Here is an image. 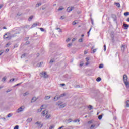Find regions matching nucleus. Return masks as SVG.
<instances>
[{"instance_id":"nucleus-45","label":"nucleus","mask_w":129,"mask_h":129,"mask_svg":"<svg viewBox=\"0 0 129 129\" xmlns=\"http://www.w3.org/2000/svg\"><path fill=\"white\" fill-rule=\"evenodd\" d=\"M75 122H79V119H77L76 120H75Z\"/></svg>"},{"instance_id":"nucleus-56","label":"nucleus","mask_w":129,"mask_h":129,"mask_svg":"<svg viewBox=\"0 0 129 129\" xmlns=\"http://www.w3.org/2000/svg\"><path fill=\"white\" fill-rule=\"evenodd\" d=\"M104 49H106V45H104Z\"/></svg>"},{"instance_id":"nucleus-29","label":"nucleus","mask_w":129,"mask_h":129,"mask_svg":"<svg viewBox=\"0 0 129 129\" xmlns=\"http://www.w3.org/2000/svg\"><path fill=\"white\" fill-rule=\"evenodd\" d=\"M92 122H93V120H90V121H89L88 122V123L89 124H91V123H92Z\"/></svg>"},{"instance_id":"nucleus-55","label":"nucleus","mask_w":129,"mask_h":129,"mask_svg":"<svg viewBox=\"0 0 129 129\" xmlns=\"http://www.w3.org/2000/svg\"><path fill=\"white\" fill-rule=\"evenodd\" d=\"M3 8V5H0V9H2Z\"/></svg>"},{"instance_id":"nucleus-22","label":"nucleus","mask_w":129,"mask_h":129,"mask_svg":"<svg viewBox=\"0 0 129 129\" xmlns=\"http://www.w3.org/2000/svg\"><path fill=\"white\" fill-rule=\"evenodd\" d=\"M71 46H72V43H69V44L67 45L68 48H70V47H71Z\"/></svg>"},{"instance_id":"nucleus-32","label":"nucleus","mask_w":129,"mask_h":129,"mask_svg":"<svg viewBox=\"0 0 129 129\" xmlns=\"http://www.w3.org/2000/svg\"><path fill=\"white\" fill-rule=\"evenodd\" d=\"M28 95H29V93L26 92V93L23 94V96H26Z\"/></svg>"},{"instance_id":"nucleus-27","label":"nucleus","mask_w":129,"mask_h":129,"mask_svg":"<svg viewBox=\"0 0 129 129\" xmlns=\"http://www.w3.org/2000/svg\"><path fill=\"white\" fill-rule=\"evenodd\" d=\"M99 68H100V69L103 68V64H100L99 66Z\"/></svg>"},{"instance_id":"nucleus-59","label":"nucleus","mask_w":129,"mask_h":129,"mask_svg":"<svg viewBox=\"0 0 129 129\" xmlns=\"http://www.w3.org/2000/svg\"><path fill=\"white\" fill-rule=\"evenodd\" d=\"M20 84H17V85H16V86H18V85H20Z\"/></svg>"},{"instance_id":"nucleus-31","label":"nucleus","mask_w":129,"mask_h":129,"mask_svg":"<svg viewBox=\"0 0 129 129\" xmlns=\"http://www.w3.org/2000/svg\"><path fill=\"white\" fill-rule=\"evenodd\" d=\"M65 18H66V17L65 16H61L60 17V20H64V19H65Z\"/></svg>"},{"instance_id":"nucleus-40","label":"nucleus","mask_w":129,"mask_h":129,"mask_svg":"<svg viewBox=\"0 0 129 129\" xmlns=\"http://www.w3.org/2000/svg\"><path fill=\"white\" fill-rule=\"evenodd\" d=\"M15 81V79H11L9 81L10 82H12V81Z\"/></svg>"},{"instance_id":"nucleus-48","label":"nucleus","mask_w":129,"mask_h":129,"mask_svg":"<svg viewBox=\"0 0 129 129\" xmlns=\"http://www.w3.org/2000/svg\"><path fill=\"white\" fill-rule=\"evenodd\" d=\"M95 52H96V49H93V53H95Z\"/></svg>"},{"instance_id":"nucleus-18","label":"nucleus","mask_w":129,"mask_h":129,"mask_svg":"<svg viewBox=\"0 0 129 129\" xmlns=\"http://www.w3.org/2000/svg\"><path fill=\"white\" fill-rule=\"evenodd\" d=\"M102 119V115H99L98 116V119H99V120H100Z\"/></svg>"},{"instance_id":"nucleus-5","label":"nucleus","mask_w":129,"mask_h":129,"mask_svg":"<svg viewBox=\"0 0 129 129\" xmlns=\"http://www.w3.org/2000/svg\"><path fill=\"white\" fill-rule=\"evenodd\" d=\"M62 104V102H58L57 103V105H58L60 107V108H63V107H65V105Z\"/></svg>"},{"instance_id":"nucleus-21","label":"nucleus","mask_w":129,"mask_h":129,"mask_svg":"<svg viewBox=\"0 0 129 129\" xmlns=\"http://www.w3.org/2000/svg\"><path fill=\"white\" fill-rule=\"evenodd\" d=\"M31 121H32L31 118H29L27 120V122H31Z\"/></svg>"},{"instance_id":"nucleus-54","label":"nucleus","mask_w":129,"mask_h":129,"mask_svg":"<svg viewBox=\"0 0 129 129\" xmlns=\"http://www.w3.org/2000/svg\"><path fill=\"white\" fill-rule=\"evenodd\" d=\"M84 54H85V55H86V54H87V51H85V52H84Z\"/></svg>"},{"instance_id":"nucleus-58","label":"nucleus","mask_w":129,"mask_h":129,"mask_svg":"<svg viewBox=\"0 0 129 129\" xmlns=\"http://www.w3.org/2000/svg\"><path fill=\"white\" fill-rule=\"evenodd\" d=\"M127 22H129V18H128L126 20Z\"/></svg>"},{"instance_id":"nucleus-12","label":"nucleus","mask_w":129,"mask_h":129,"mask_svg":"<svg viewBox=\"0 0 129 129\" xmlns=\"http://www.w3.org/2000/svg\"><path fill=\"white\" fill-rule=\"evenodd\" d=\"M114 5H116L117 8H120V4H119V3L115 2Z\"/></svg>"},{"instance_id":"nucleus-6","label":"nucleus","mask_w":129,"mask_h":129,"mask_svg":"<svg viewBox=\"0 0 129 129\" xmlns=\"http://www.w3.org/2000/svg\"><path fill=\"white\" fill-rule=\"evenodd\" d=\"M9 36H10V33H7L5 34L4 36V39H8L9 40H10V39H11V38L10 37H9Z\"/></svg>"},{"instance_id":"nucleus-62","label":"nucleus","mask_w":129,"mask_h":129,"mask_svg":"<svg viewBox=\"0 0 129 129\" xmlns=\"http://www.w3.org/2000/svg\"><path fill=\"white\" fill-rule=\"evenodd\" d=\"M81 37H84V35L82 34V35H81Z\"/></svg>"},{"instance_id":"nucleus-33","label":"nucleus","mask_w":129,"mask_h":129,"mask_svg":"<svg viewBox=\"0 0 129 129\" xmlns=\"http://www.w3.org/2000/svg\"><path fill=\"white\" fill-rule=\"evenodd\" d=\"M95 127V125H92L90 127V129L94 128Z\"/></svg>"},{"instance_id":"nucleus-15","label":"nucleus","mask_w":129,"mask_h":129,"mask_svg":"<svg viewBox=\"0 0 129 129\" xmlns=\"http://www.w3.org/2000/svg\"><path fill=\"white\" fill-rule=\"evenodd\" d=\"M10 45H11V43H8L6 45L5 47L8 48V47H10Z\"/></svg>"},{"instance_id":"nucleus-25","label":"nucleus","mask_w":129,"mask_h":129,"mask_svg":"<svg viewBox=\"0 0 129 129\" xmlns=\"http://www.w3.org/2000/svg\"><path fill=\"white\" fill-rule=\"evenodd\" d=\"M71 39H70V38H68V39H66V42L67 43H68L70 41H71Z\"/></svg>"},{"instance_id":"nucleus-42","label":"nucleus","mask_w":129,"mask_h":129,"mask_svg":"<svg viewBox=\"0 0 129 129\" xmlns=\"http://www.w3.org/2000/svg\"><path fill=\"white\" fill-rule=\"evenodd\" d=\"M12 116V114L11 113L8 115V117H11Z\"/></svg>"},{"instance_id":"nucleus-2","label":"nucleus","mask_w":129,"mask_h":129,"mask_svg":"<svg viewBox=\"0 0 129 129\" xmlns=\"http://www.w3.org/2000/svg\"><path fill=\"white\" fill-rule=\"evenodd\" d=\"M123 82L124 83L125 85H126V86H127V85H128L129 84V83L127 81V76L126 75H123Z\"/></svg>"},{"instance_id":"nucleus-13","label":"nucleus","mask_w":129,"mask_h":129,"mask_svg":"<svg viewBox=\"0 0 129 129\" xmlns=\"http://www.w3.org/2000/svg\"><path fill=\"white\" fill-rule=\"evenodd\" d=\"M37 26H38V24H37V23H34V24L32 25L31 28H35V27H37Z\"/></svg>"},{"instance_id":"nucleus-30","label":"nucleus","mask_w":129,"mask_h":129,"mask_svg":"<svg viewBox=\"0 0 129 129\" xmlns=\"http://www.w3.org/2000/svg\"><path fill=\"white\" fill-rule=\"evenodd\" d=\"M128 15H129V13L128 12H125L124 13V15L125 16H128Z\"/></svg>"},{"instance_id":"nucleus-34","label":"nucleus","mask_w":129,"mask_h":129,"mask_svg":"<svg viewBox=\"0 0 129 129\" xmlns=\"http://www.w3.org/2000/svg\"><path fill=\"white\" fill-rule=\"evenodd\" d=\"M41 3H38L36 4V7H40L41 6Z\"/></svg>"},{"instance_id":"nucleus-63","label":"nucleus","mask_w":129,"mask_h":129,"mask_svg":"<svg viewBox=\"0 0 129 129\" xmlns=\"http://www.w3.org/2000/svg\"><path fill=\"white\" fill-rule=\"evenodd\" d=\"M6 51H7V52H9V49H7V50H6Z\"/></svg>"},{"instance_id":"nucleus-52","label":"nucleus","mask_w":129,"mask_h":129,"mask_svg":"<svg viewBox=\"0 0 129 129\" xmlns=\"http://www.w3.org/2000/svg\"><path fill=\"white\" fill-rule=\"evenodd\" d=\"M89 64V62L87 61L86 63V65H88Z\"/></svg>"},{"instance_id":"nucleus-39","label":"nucleus","mask_w":129,"mask_h":129,"mask_svg":"<svg viewBox=\"0 0 129 129\" xmlns=\"http://www.w3.org/2000/svg\"><path fill=\"white\" fill-rule=\"evenodd\" d=\"M75 41H76V38H74L72 40V42H75Z\"/></svg>"},{"instance_id":"nucleus-4","label":"nucleus","mask_w":129,"mask_h":129,"mask_svg":"<svg viewBox=\"0 0 129 129\" xmlns=\"http://www.w3.org/2000/svg\"><path fill=\"white\" fill-rule=\"evenodd\" d=\"M46 108H47V106L43 105L41 106L40 109L38 110V112H41L42 109H46Z\"/></svg>"},{"instance_id":"nucleus-38","label":"nucleus","mask_w":129,"mask_h":129,"mask_svg":"<svg viewBox=\"0 0 129 129\" xmlns=\"http://www.w3.org/2000/svg\"><path fill=\"white\" fill-rule=\"evenodd\" d=\"M90 31H91V28L90 29L89 31L88 32V36H89V33H90Z\"/></svg>"},{"instance_id":"nucleus-51","label":"nucleus","mask_w":129,"mask_h":129,"mask_svg":"<svg viewBox=\"0 0 129 129\" xmlns=\"http://www.w3.org/2000/svg\"><path fill=\"white\" fill-rule=\"evenodd\" d=\"M54 128V126H51L49 128V129H52V128Z\"/></svg>"},{"instance_id":"nucleus-3","label":"nucleus","mask_w":129,"mask_h":129,"mask_svg":"<svg viewBox=\"0 0 129 129\" xmlns=\"http://www.w3.org/2000/svg\"><path fill=\"white\" fill-rule=\"evenodd\" d=\"M41 77H44V78H47L48 77V75H47V73L46 72H43L40 73Z\"/></svg>"},{"instance_id":"nucleus-41","label":"nucleus","mask_w":129,"mask_h":129,"mask_svg":"<svg viewBox=\"0 0 129 129\" xmlns=\"http://www.w3.org/2000/svg\"><path fill=\"white\" fill-rule=\"evenodd\" d=\"M14 129H19V126L18 125H16Z\"/></svg>"},{"instance_id":"nucleus-1","label":"nucleus","mask_w":129,"mask_h":129,"mask_svg":"<svg viewBox=\"0 0 129 129\" xmlns=\"http://www.w3.org/2000/svg\"><path fill=\"white\" fill-rule=\"evenodd\" d=\"M41 114L42 116H45L47 119L50 118V115H49V112H48V111H47V110L42 111Z\"/></svg>"},{"instance_id":"nucleus-11","label":"nucleus","mask_w":129,"mask_h":129,"mask_svg":"<svg viewBox=\"0 0 129 129\" xmlns=\"http://www.w3.org/2000/svg\"><path fill=\"white\" fill-rule=\"evenodd\" d=\"M73 10V7H68L67 9V12H71Z\"/></svg>"},{"instance_id":"nucleus-57","label":"nucleus","mask_w":129,"mask_h":129,"mask_svg":"<svg viewBox=\"0 0 129 129\" xmlns=\"http://www.w3.org/2000/svg\"><path fill=\"white\" fill-rule=\"evenodd\" d=\"M23 57H25V54L22 55L21 58H23Z\"/></svg>"},{"instance_id":"nucleus-8","label":"nucleus","mask_w":129,"mask_h":129,"mask_svg":"<svg viewBox=\"0 0 129 129\" xmlns=\"http://www.w3.org/2000/svg\"><path fill=\"white\" fill-rule=\"evenodd\" d=\"M36 124H37V127L39 128H41V127H42L43 126V124H41V123L40 122H37L36 123Z\"/></svg>"},{"instance_id":"nucleus-19","label":"nucleus","mask_w":129,"mask_h":129,"mask_svg":"<svg viewBox=\"0 0 129 129\" xmlns=\"http://www.w3.org/2000/svg\"><path fill=\"white\" fill-rule=\"evenodd\" d=\"M56 30H57L58 32H59V33L62 32V30L60 28H56Z\"/></svg>"},{"instance_id":"nucleus-36","label":"nucleus","mask_w":129,"mask_h":129,"mask_svg":"<svg viewBox=\"0 0 129 129\" xmlns=\"http://www.w3.org/2000/svg\"><path fill=\"white\" fill-rule=\"evenodd\" d=\"M6 79H7V78L6 77H4L3 79H2V80L3 81H6Z\"/></svg>"},{"instance_id":"nucleus-47","label":"nucleus","mask_w":129,"mask_h":129,"mask_svg":"<svg viewBox=\"0 0 129 129\" xmlns=\"http://www.w3.org/2000/svg\"><path fill=\"white\" fill-rule=\"evenodd\" d=\"M28 40H29V37H27L25 38V41H27Z\"/></svg>"},{"instance_id":"nucleus-16","label":"nucleus","mask_w":129,"mask_h":129,"mask_svg":"<svg viewBox=\"0 0 129 129\" xmlns=\"http://www.w3.org/2000/svg\"><path fill=\"white\" fill-rule=\"evenodd\" d=\"M63 10H64V8L63 7H62V6H60L58 10V11H62Z\"/></svg>"},{"instance_id":"nucleus-23","label":"nucleus","mask_w":129,"mask_h":129,"mask_svg":"<svg viewBox=\"0 0 129 129\" xmlns=\"http://www.w3.org/2000/svg\"><path fill=\"white\" fill-rule=\"evenodd\" d=\"M50 98H51V97H50L49 96H45V99H46V100L50 99Z\"/></svg>"},{"instance_id":"nucleus-9","label":"nucleus","mask_w":129,"mask_h":129,"mask_svg":"<svg viewBox=\"0 0 129 129\" xmlns=\"http://www.w3.org/2000/svg\"><path fill=\"white\" fill-rule=\"evenodd\" d=\"M123 27H124V30H127L128 29L129 25L124 23Z\"/></svg>"},{"instance_id":"nucleus-17","label":"nucleus","mask_w":129,"mask_h":129,"mask_svg":"<svg viewBox=\"0 0 129 129\" xmlns=\"http://www.w3.org/2000/svg\"><path fill=\"white\" fill-rule=\"evenodd\" d=\"M126 107H129V100H127V101L126 102Z\"/></svg>"},{"instance_id":"nucleus-20","label":"nucleus","mask_w":129,"mask_h":129,"mask_svg":"<svg viewBox=\"0 0 129 129\" xmlns=\"http://www.w3.org/2000/svg\"><path fill=\"white\" fill-rule=\"evenodd\" d=\"M36 100H37L36 97H33L32 99V102H34V101H36Z\"/></svg>"},{"instance_id":"nucleus-60","label":"nucleus","mask_w":129,"mask_h":129,"mask_svg":"<svg viewBox=\"0 0 129 129\" xmlns=\"http://www.w3.org/2000/svg\"><path fill=\"white\" fill-rule=\"evenodd\" d=\"M83 66V63L80 64V66Z\"/></svg>"},{"instance_id":"nucleus-24","label":"nucleus","mask_w":129,"mask_h":129,"mask_svg":"<svg viewBox=\"0 0 129 129\" xmlns=\"http://www.w3.org/2000/svg\"><path fill=\"white\" fill-rule=\"evenodd\" d=\"M88 108L90 110H91V109H92V106L89 105Z\"/></svg>"},{"instance_id":"nucleus-14","label":"nucleus","mask_w":129,"mask_h":129,"mask_svg":"<svg viewBox=\"0 0 129 129\" xmlns=\"http://www.w3.org/2000/svg\"><path fill=\"white\" fill-rule=\"evenodd\" d=\"M96 81H97V82H99V81H101V78L100 77H98L96 79Z\"/></svg>"},{"instance_id":"nucleus-61","label":"nucleus","mask_w":129,"mask_h":129,"mask_svg":"<svg viewBox=\"0 0 129 129\" xmlns=\"http://www.w3.org/2000/svg\"><path fill=\"white\" fill-rule=\"evenodd\" d=\"M40 56V54L39 53H37V56Z\"/></svg>"},{"instance_id":"nucleus-64","label":"nucleus","mask_w":129,"mask_h":129,"mask_svg":"<svg viewBox=\"0 0 129 129\" xmlns=\"http://www.w3.org/2000/svg\"><path fill=\"white\" fill-rule=\"evenodd\" d=\"M3 29H6V27H3Z\"/></svg>"},{"instance_id":"nucleus-10","label":"nucleus","mask_w":129,"mask_h":129,"mask_svg":"<svg viewBox=\"0 0 129 129\" xmlns=\"http://www.w3.org/2000/svg\"><path fill=\"white\" fill-rule=\"evenodd\" d=\"M62 96H65V94H61L60 96H59V97H55L54 98V99L55 100V99H56V98H57V100L60 99V98H61V97Z\"/></svg>"},{"instance_id":"nucleus-26","label":"nucleus","mask_w":129,"mask_h":129,"mask_svg":"<svg viewBox=\"0 0 129 129\" xmlns=\"http://www.w3.org/2000/svg\"><path fill=\"white\" fill-rule=\"evenodd\" d=\"M31 20H33V16H30L29 19H28V21H31Z\"/></svg>"},{"instance_id":"nucleus-35","label":"nucleus","mask_w":129,"mask_h":129,"mask_svg":"<svg viewBox=\"0 0 129 129\" xmlns=\"http://www.w3.org/2000/svg\"><path fill=\"white\" fill-rule=\"evenodd\" d=\"M72 24L73 25V26H75V25H76V22L75 21H74L73 22Z\"/></svg>"},{"instance_id":"nucleus-43","label":"nucleus","mask_w":129,"mask_h":129,"mask_svg":"<svg viewBox=\"0 0 129 129\" xmlns=\"http://www.w3.org/2000/svg\"><path fill=\"white\" fill-rule=\"evenodd\" d=\"M4 53V51H0V56H2V54Z\"/></svg>"},{"instance_id":"nucleus-50","label":"nucleus","mask_w":129,"mask_h":129,"mask_svg":"<svg viewBox=\"0 0 129 129\" xmlns=\"http://www.w3.org/2000/svg\"><path fill=\"white\" fill-rule=\"evenodd\" d=\"M11 90H8L6 91L7 93H8V92H11Z\"/></svg>"},{"instance_id":"nucleus-7","label":"nucleus","mask_w":129,"mask_h":129,"mask_svg":"<svg viewBox=\"0 0 129 129\" xmlns=\"http://www.w3.org/2000/svg\"><path fill=\"white\" fill-rule=\"evenodd\" d=\"M25 108V107H21L17 110L18 113L21 112V111H23Z\"/></svg>"},{"instance_id":"nucleus-49","label":"nucleus","mask_w":129,"mask_h":129,"mask_svg":"<svg viewBox=\"0 0 129 129\" xmlns=\"http://www.w3.org/2000/svg\"><path fill=\"white\" fill-rule=\"evenodd\" d=\"M61 86H65V84H60Z\"/></svg>"},{"instance_id":"nucleus-53","label":"nucleus","mask_w":129,"mask_h":129,"mask_svg":"<svg viewBox=\"0 0 129 129\" xmlns=\"http://www.w3.org/2000/svg\"><path fill=\"white\" fill-rule=\"evenodd\" d=\"M50 63H53V62H54V60H50Z\"/></svg>"},{"instance_id":"nucleus-44","label":"nucleus","mask_w":129,"mask_h":129,"mask_svg":"<svg viewBox=\"0 0 129 129\" xmlns=\"http://www.w3.org/2000/svg\"><path fill=\"white\" fill-rule=\"evenodd\" d=\"M30 44V41H26V45H29Z\"/></svg>"},{"instance_id":"nucleus-37","label":"nucleus","mask_w":129,"mask_h":129,"mask_svg":"<svg viewBox=\"0 0 129 129\" xmlns=\"http://www.w3.org/2000/svg\"><path fill=\"white\" fill-rule=\"evenodd\" d=\"M41 32H44L45 31V29L44 28H39Z\"/></svg>"},{"instance_id":"nucleus-46","label":"nucleus","mask_w":129,"mask_h":129,"mask_svg":"<svg viewBox=\"0 0 129 129\" xmlns=\"http://www.w3.org/2000/svg\"><path fill=\"white\" fill-rule=\"evenodd\" d=\"M86 61H87V62H88V61H89V58H88V57L86 58Z\"/></svg>"},{"instance_id":"nucleus-28","label":"nucleus","mask_w":129,"mask_h":129,"mask_svg":"<svg viewBox=\"0 0 129 129\" xmlns=\"http://www.w3.org/2000/svg\"><path fill=\"white\" fill-rule=\"evenodd\" d=\"M79 42L80 43H82V42H83V39H82V38L79 39Z\"/></svg>"}]
</instances>
